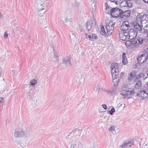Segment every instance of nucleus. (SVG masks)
Instances as JSON below:
<instances>
[{
	"mask_svg": "<svg viewBox=\"0 0 148 148\" xmlns=\"http://www.w3.org/2000/svg\"><path fill=\"white\" fill-rule=\"evenodd\" d=\"M86 37L87 39L88 38L92 41H94L97 39V37L95 34H89V35H87L85 34Z\"/></svg>",
	"mask_w": 148,
	"mask_h": 148,
	"instance_id": "obj_14",
	"label": "nucleus"
},
{
	"mask_svg": "<svg viewBox=\"0 0 148 148\" xmlns=\"http://www.w3.org/2000/svg\"><path fill=\"white\" fill-rule=\"evenodd\" d=\"M143 76H144V75L143 73H140L138 75V77H137V78L139 79L141 78L142 77H143Z\"/></svg>",
	"mask_w": 148,
	"mask_h": 148,
	"instance_id": "obj_40",
	"label": "nucleus"
},
{
	"mask_svg": "<svg viewBox=\"0 0 148 148\" xmlns=\"http://www.w3.org/2000/svg\"><path fill=\"white\" fill-rule=\"evenodd\" d=\"M120 29L121 32H125L126 34L128 33L129 35H131L133 37L137 35V31L133 29H131L128 21H125L123 22L120 27Z\"/></svg>",
	"mask_w": 148,
	"mask_h": 148,
	"instance_id": "obj_2",
	"label": "nucleus"
},
{
	"mask_svg": "<svg viewBox=\"0 0 148 148\" xmlns=\"http://www.w3.org/2000/svg\"><path fill=\"white\" fill-rule=\"evenodd\" d=\"M130 13L131 11L130 10L125 11L124 12H123L122 11L121 18H125V17L127 18L129 17L130 15Z\"/></svg>",
	"mask_w": 148,
	"mask_h": 148,
	"instance_id": "obj_16",
	"label": "nucleus"
},
{
	"mask_svg": "<svg viewBox=\"0 0 148 148\" xmlns=\"http://www.w3.org/2000/svg\"><path fill=\"white\" fill-rule=\"evenodd\" d=\"M84 75H81L76 78V80L78 82L82 83L84 81Z\"/></svg>",
	"mask_w": 148,
	"mask_h": 148,
	"instance_id": "obj_21",
	"label": "nucleus"
},
{
	"mask_svg": "<svg viewBox=\"0 0 148 148\" xmlns=\"http://www.w3.org/2000/svg\"><path fill=\"white\" fill-rule=\"evenodd\" d=\"M109 130L112 133L114 132L115 131V127L114 126H111L109 128Z\"/></svg>",
	"mask_w": 148,
	"mask_h": 148,
	"instance_id": "obj_35",
	"label": "nucleus"
},
{
	"mask_svg": "<svg viewBox=\"0 0 148 148\" xmlns=\"http://www.w3.org/2000/svg\"><path fill=\"white\" fill-rule=\"evenodd\" d=\"M124 73H123V72H122L121 73V74L120 75V76H121V77H122V76H123L124 75Z\"/></svg>",
	"mask_w": 148,
	"mask_h": 148,
	"instance_id": "obj_52",
	"label": "nucleus"
},
{
	"mask_svg": "<svg viewBox=\"0 0 148 148\" xmlns=\"http://www.w3.org/2000/svg\"><path fill=\"white\" fill-rule=\"evenodd\" d=\"M148 42V39L141 37L133 39L132 41L126 40L125 44L127 47L132 48L134 47L136 48H141Z\"/></svg>",
	"mask_w": 148,
	"mask_h": 148,
	"instance_id": "obj_1",
	"label": "nucleus"
},
{
	"mask_svg": "<svg viewBox=\"0 0 148 148\" xmlns=\"http://www.w3.org/2000/svg\"><path fill=\"white\" fill-rule=\"evenodd\" d=\"M37 83L36 81L34 79H32L30 80L29 82L30 84L32 86L35 85Z\"/></svg>",
	"mask_w": 148,
	"mask_h": 148,
	"instance_id": "obj_32",
	"label": "nucleus"
},
{
	"mask_svg": "<svg viewBox=\"0 0 148 148\" xmlns=\"http://www.w3.org/2000/svg\"><path fill=\"white\" fill-rule=\"evenodd\" d=\"M80 3L79 2L75 1L73 2L72 4L73 6L74 7H76L79 6Z\"/></svg>",
	"mask_w": 148,
	"mask_h": 148,
	"instance_id": "obj_29",
	"label": "nucleus"
},
{
	"mask_svg": "<svg viewBox=\"0 0 148 148\" xmlns=\"http://www.w3.org/2000/svg\"><path fill=\"white\" fill-rule=\"evenodd\" d=\"M122 63L123 64L125 65L127 63V59L125 56V54L123 53L122 55Z\"/></svg>",
	"mask_w": 148,
	"mask_h": 148,
	"instance_id": "obj_22",
	"label": "nucleus"
},
{
	"mask_svg": "<svg viewBox=\"0 0 148 148\" xmlns=\"http://www.w3.org/2000/svg\"><path fill=\"white\" fill-rule=\"evenodd\" d=\"M102 106L103 108L105 110H106L107 108V106L105 104H103L102 105Z\"/></svg>",
	"mask_w": 148,
	"mask_h": 148,
	"instance_id": "obj_46",
	"label": "nucleus"
},
{
	"mask_svg": "<svg viewBox=\"0 0 148 148\" xmlns=\"http://www.w3.org/2000/svg\"><path fill=\"white\" fill-rule=\"evenodd\" d=\"M109 0H106V1H109Z\"/></svg>",
	"mask_w": 148,
	"mask_h": 148,
	"instance_id": "obj_59",
	"label": "nucleus"
},
{
	"mask_svg": "<svg viewBox=\"0 0 148 148\" xmlns=\"http://www.w3.org/2000/svg\"><path fill=\"white\" fill-rule=\"evenodd\" d=\"M85 106V103L84 102H82L78 104L77 106V108H79L84 107Z\"/></svg>",
	"mask_w": 148,
	"mask_h": 148,
	"instance_id": "obj_27",
	"label": "nucleus"
},
{
	"mask_svg": "<svg viewBox=\"0 0 148 148\" xmlns=\"http://www.w3.org/2000/svg\"><path fill=\"white\" fill-rule=\"evenodd\" d=\"M70 38L73 40H74L75 39V36L73 34H72L70 36Z\"/></svg>",
	"mask_w": 148,
	"mask_h": 148,
	"instance_id": "obj_38",
	"label": "nucleus"
},
{
	"mask_svg": "<svg viewBox=\"0 0 148 148\" xmlns=\"http://www.w3.org/2000/svg\"><path fill=\"white\" fill-rule=\"evenodd\" d=\"M92 8L93 10H95L96 9L97 5L96 4L94 3L92 4Z\"/></svg>",
	"mask_w": 148,
	"mask_h": 148,
	"instance_id": "obj_45",
	"label": "nucleus"
},
{
	"mask_svg": "<svg viewBox=\"0 0 148 148\" xmlns=\"http://www.w3.org/2000/svg\"><path fill=\"white\" fill-rule=\"evenodd\" d=\"M25 136V134L22 129H17L15 130L14 134V138L15 142L18 144H20L21 142L19 140L20 138Z\"/></svg>",
	"mask_w": 148,
	"mask_h": 148,
	"instance_id": "obj_4",
	"label": "nucleus"
},
{
	"mask_svg": "<svg viewBox=\"0 0 148 148\" xmlns=\"http://www.w3.org/2000/svg\"><path fill=\"white\" fill-rule=\"evenodd\" d=\"M105 5L106 7V9L105 10V12L106 13H108L110 11V7L108 5L107 3H106L105 4Z\"/></svg>",
	"mask_w": 148,
	"mask_h": 148,
	"instance_id": "obj_25",
	"label": "nucleus"
},
{
	"mask_svg": "<svg viewBox=\"0 0 148 148\" xmlns=\"http://www.w3.org/2000/svg\"><path fill=\"white\" fill-rule=\"evenodd\" d=\"M141 19L148 21V15L147 14L144 15L143 16Z\"/></svg>",
	"mask_w": 148,
	"mask_h": 148,
	"instance_id": "obj_30",
	"label": "nucleus"
},
{
	"mask_svg": "<svg viewBox=\"0 0 148 148\" xmlns=\"http://www.w3.org/2000/svg\"><path fill=\"white\" fill-rule=\"evenodd\" d=\"M100 90H101V91L102 90L103 91H104L105 92H106V90L105 89L101 87H99V86H98L97 87H96V91H97V92H99Z\"/></svg>",
	"mask_w": 148,
	"mask_h": 148,
	"instance_id": "obj_31",
	"label": "nucleus"
},
{
	"mask_svg": "<svg viewBox=\"0 0 148 148\" xmlns=\"http://www.w3.org/2000/svg\"><path fill=\"white\" fill-rule=\"evenodd\" d=\"M147 37H148V34L147 35Z\"/></svg>",
	"mask_w": 148,
	"mask_h": 148,
	"instance_id": "obj_56",
	"label": "nucleus"
},
{
	"mask_svg": "<svg viewBox=\"0 0 148 148\" xmlns=\"http://www.w3.org/2000/svg\"><path fill=\"white\" fill-rule=\"evenodd\" d=\"M145 23H148V21H147L142 20L141 22V25L144 24Z\"/></svg>",
	"mask_w": 148,
	"mask_h": 148,
	"instance_id": "obj_43",
	"label": "nucleus"
},
{
	"mask_svg": "<svg viewBox=\"0 0 148 148\" xmlns=\"http://www.w3.org/2000/svg\"><path fill=\"white\" fill-rule=\"evenodd\" d=\"M137 96L138 99H144L148 97V82L145 86L137 93Z\"/></svg>",
	"mask_w": 148,
	"mask_h": 148,
	"instance_id": "obj_5",
	"label": "nucleus"
},
{
	"mask_svg": "<svg viewBox=\"0 0 148 148\" xmlns=\"http://www.w3.org/2000/svg\"><path fill=\"white\" fill-rule=\"evenodd\" d=\"M80 141L79 139L74 138L72 140L71 143L68 147L69 148H78Z\"/></svg>",
	"mask_w": 148,
	"mask_h": 148,
	"instance_id": "obj_12",
	"label": "nucleus"
},
{
	"mask_svg": "<svg viewBox=\"0 0 148 148\" xmlns=\"http://www.w3.org/2000/svg\"><path fill=\"white\" fill-rule=\"evenodd\" d=\"M27 130H29V128H27Z\"/></svg>",
	"mask_w": 148,
	"mask_h": 148,
	"instance_id": "obj_55",
	"label": "nucleus"
},
{
	"mask_svg": "<svg viewBox=\"0 0 148 148\" xmlns=\"http://www.w3.org/2000/svg\"><path fill=\"white\" fill-rule=\"evenodd\" d=\"M147 145V143H146L145 142L143 145V146H144V147H145V146H146Z\"/></svg>",
	"mask_w": 148,
	"mask_h": 148,
	"instance_id": "obj_50",
	"label": "nucleus"
},
{
	"mask_svg": "<svg viewBox=\"0 0 148 148\" xmlns=\"http://www.w3.org/2000/svg\"><path fill=\"white\" fill-rule=\"evenodd\" d=\"M145 54V55L148 57V47L145 49L144 51L143 52Z\"/></svg>",
	"mask_w": 148,
	"mask_h": 148,
	"instance_id": "obj_42",
	"label": "nucleus"
},
{
	"mask_svg": "<svg viewBox=\"0 0 148 148\" xmlns=\"http://www.w3.org/2000/svg\"><path fill=\"white\" fill-rule=\"evenodd\" d=\"M115 111V110L113 108H112L111 110H110L109 111V113L111 115H112L114 113Z\"/></svg>",
	"mask_w": 148,
	"mask_h": 148,
	"instance_id": "obj_37",
	"label": "nucleus"
},
{
	"mask_svg": "<svg viewBox=\"0 0 148 148\" xmlns=\"http://www.w3.org/2000/svg\"><path fill=\"white\" fill-rule=\"evenodd\" d=\"M14 70H12V71L13 72H14Z\"/></svg>",
	"mask_w": 148,
	"mask_h": 148,
	"instance_id": "obj_57",
	"label": "nucleus"
},
{
	"mask_svg": "<svg viewBox=\"0 0 148 148\" xmlns=\"http://www.w3.org/2000/svg\"><path fill=\"white\" fill-rule=\"evenodd\" d=\"M92 23L90 21L87 22L86 28L88 31H89L92 28Z\"/></svg>",
	"mask_w": 148,
	"mask_h": 148,
	"instance_id": "obj_23",
	"label": "nucleus"
},
{
	"mask_svg": "<svg viewBox=\"0 0 148 148\" xmlns=\"http://www.w3.org/2000/svg\"><path fill=\"white\" fill-rule=\"evenodd\" d=\"M142 82L140 80L138 81L135 84L134 88L137 89H139L141 88Z\"/></svg>",
	"mask_w": 148,
	"mask_h": 148,
	"instance_id": "obj_18",
	"label": "nucleus"
},
{
	"mask_svg": "<svg viewBox=\"0 0 148 148\" xmlns=\"http://www.w3.org/2000/svg\"><path fill=\"white\" fill-rule=\"evenodd\" d=\"M118 136H119V134H118Z\"/></svg>",
	"mask_w": 148,
	"mask_h": 148,
	"instance_id": "obj_60",
	"label": "nucleus"
},
{
	"mask_svg": "<svg viewBox=\"0 0 148 148\" xmlns=\"http://www.w3.org/2000/svg\"><path fill=\"white\" fill-rule=\"evenodd\" d=\"M135 76L134 74H133V72H131L128 75V80L129 81H130L132 80V78Z\"/></svg>",
	"mask_w": 148,
	"mask_h": 148,
	"instance_id": "obj_24",
	"label": "nucleus"
},
{
	"mask_svg": "<svg viewBox=\"0 0 148 148\" xmlns=\"http://www.w3.org/2000/svg\"><path fill=\"white\" fill-rule=\"evenodd\" d=\"M86 133V131L85 130H81L80 134V136L81 137L84 136Z\"/></svg>",
	"mask_w": 148,
	"mask_h": 148,
	"instance_id": "obj_33",
	"label": "nucleus"
},
{
	"mask_svg": "<svg viewBox=\"0 0 148 148\" xmlns=\"http://www.w3.org/2000/svg\"><path fill=\"white\" fill-rule=\"evenodd\" d=\"M109 1L112 2H115V3L116 4V0H109Z\"/></svg>",
	"mask_w": 148,
	"mask_h": 148,
	"instance_id": "obj_48",
	"label": "nucleus"
},
{
	"mask_svg": "<svg viewBox=\"0 0 148 148\" xmlns=\"http://www.w3.org/2000/svg\"><path fill=\"white\" fill-rule=\"evenodd\" d=\"M134 92L132 88H129L123 90L121 91L120 94L124 96L123 98H129L130 95H133Z\"/></svg>",
	"mask_w": 148,
	"mask_h": 148,
	"instance_id": "obj_7",
	"label": "nucleus"
},
{
	"mask_svg": "<svg viewBox=\"0 0 148 148\" xmlns=\"http://www.w3.org/2000/svg\"><path fill=\"white\" fill-rule=\"evenodd\" d=\"M146 73L147 74V76H148V72H147V70L146 71Z\"/></svg>",
	"mask_w": 148,
	"mask_h": 148,
	"instance_id": "obj_54",
	"label": "nucleus"
},
{
	"mask_svg": "<svg viewBox=\"0 0 148 148\" xmlns=\"http://www.w3.org/2000/svg\"><path fill=\"white\" fill-rule=\"evenodd\" d=\"M4 38H6L8 37V34L7 33V32H5L3 35Z\"/></svg>",
	"mask_w": 148,
	"mask_h": 148,
	"instance_id": "obj_44",
	"label": "nucleus"
},
{
	"mask_svg": "<svg viewBox=\"0 0 148 148\" xmlns=\"http://www.w3.org/2000/svg\"><path fill=\"white\" fill-rule=\"evenodd\" d=\"M122 10L118 8H113L110 10V14L112 16L115 18L119 17L121 18Z\"/></svg>",
	"mask_w": 148,
	"mask_h": 148,
	"instance_id": "obj_6",
	"label": "nucleus"
},
{
	"mask_svg": "<svg viewBox=\"0 0 148 148\" xmlns=\"http://www.w3.org/2000/svg\"><path fill=\"white\" fill-rule=\"evenodd\" d=\"M124 2H125V3H126L127 6L130 7H131V6H132V3H130V2L126 1H125Z\"/></svg>",
	"mask_w": 148,
	"mask_h": 148,
	"instance_id": "obj_41",
	"label": "nucleus"
},
{
	"mask_svg": "<svg viewBox=\"0 0 148 148\" xmlns=\"http://www.w3.org/2000/svg\"><path fill=\"white\" fill-rule=\"evenodd\" d=\"M3 97H0V103H1L3 101Z\"/></svg>",
	"mask_w": 148,
	"mask_h": 148,
	"instance_id": "obj_49",
	"label": "nucleus"
},
{
	"mask_svg": "<svg viewBox=\"0 0 148 148\" xmlns=\"http://www.w3.org/2000/svg\"><path fill=\"white\" fill-rule=\"evenodd\" d=\"M143 1L145 3H148V0H143Z\"/></svg>",
	"mask_w": 148,
	"mask_h": 148,
	"instance_id": "obj_51",
	"label": "nucleus"
},
{
	"mask_svg": "<svg viewBox=\"0 0 148 148\" xmlns=\"http://www.w3.org/2000/svg\"><path fill=\"white\" fill-rule=\"evenodd\" d=\"M101 31H100V33L101 35H102L105 36L106 34V32L105 31V29L103 26H101Z\"/></svg>",
	"mask_w": 148,
	"mask_h": 148,
	"instance_id": "obj_26",
	"label": "nucleus"
},
{
	"mask_svg": "<svg viewBox=\"0 0 148 148\" xmlns=\"http://www.w3.org/2000/svg\"><path fill=\"white\" fill-rule=\"evenodd\" d=\"M134 27L135 30L138 31H140L142 30L141 25H140L138 23H136L135 24H134Z\"/></svg>",
	"mask_w": 148,
	"mask_h": 148,
	"instance_id": "obj_19",
	"label": "nucleus"
},
{
	"mask_svg": "<svg viewBox=\"0 0 148 148\" xmlns=\"http://www.w3.org/2000/svg\"><path fill=\"white\" fill-rule=\"evenodd\" d=\"M105 24V27L107 33L109 35L111 34L114 29L115 23L107 21V22H106Z\"/></svg>",
	"mask_w": 148,
	"mask_h": 148,
	"instance_id": "obj_8",
	"label": "nucleus"
},
{
	"mask_svg": "<svg viewBox=\"0 0 148 148\" xmlns=\"http://www.w3.org/2000/svg\"><path fill=\"white\" fill-rule=\"evenodd\" d=\"M3 53V54H2V56H5V53H4V51H2V53Z\"/></svg>",
	"mask_w": 148,
	"mask_h": 148,
	"instance_id": "obj_53",
	"label": "nucleus"
},
{
	"mask_svg": "<svg viewBox=\"0 0 148 148\" xmlns=\"http://www.w3.org/2000/svg\"><path fill=\"white\" fill-rule=\"evenodd\" d=\"M148 58V56L145 55V54L143 52L142 53H140L138 55V58H137L138 64H142L144 62L146 61Z\"/></svg>",
	"mask_w": 148,
	"mask_h": 148,
	"instance_id": "obj_11",
	"label": "nucleus"
},
{
	"mask_svg": "<svg viewBox=\"0 0 148 148\" xmlns=\"http://www.w3.org/2000/svg\"><path fill=\"white\" fill-rule=\"evenodd\" d=\"M119 64L117 63H113L111 64L110 66L113 82L115 83L117 81V78L119 75Z\"/></svg>",
	"mask_w": 148,
	"mask_h": 148,
	"instance_id": "obj_3",
	"label": "nucleus"
},
{
	"mask_svg": "<svg viewBox=\"0 0 148 148\" xmlns=\"http://www.w3.org/2000/svg\"><path fill=\"white\" fill-rule=\"evenodd\" d=\"M132 145V142L128 140L124 141L123 144L120 146V148H125V147H131Z\"/></svg>",
	"mask_w": 148,
	"mask_h": 148,
	"instance_id": "obj_15",
	"label": "nucleus"
},
{
	"mask_svg": "<svg viewBox=\"0 0 148 148\" xmlns=\"http://www.w3.org/2000/svg\"><path fill=\"white\" fill-rule=\"evenodd\" d=\"M37 101V99L36 98H33L31 101V103L32 106H35L36 103Z\"/></svg>",
	"mask_w": 148,
	"mask_h": 148,
	"instance_id": "obj_28",
	"label": "nucleus"
},
{
	"mask_svg": "<svg viewBox=\"0 0 148 148\" xmlns=\"http://www.w3.org/2000/svg\"><path fill=\"white\" fill-rule=\"evenodd\" d=\"M131 36V35H129L128 33L127 34L125 33V32H120L119 34V36L120 39L123 41H125L127 38H130V37Z\"/></svg>",
	"mask_w": 148,
	"mask_h": 148,
	"instance_id": "obj_13",
	"label": "nucleus"
},
{
	"mask_svg": "<svg viewBox=\"0 0 148 148\" xmlns=\"http://www.w3.org/2000/svg\"><path fill=\"white\" fill-rule=\"evenodd\" d=\"M147 72H148V69H147Z\"/></svg>",
	"mask_w": 148,
	"mask_h": 148,
	"instance_id": "obj_58",
	"label": "nucleus"
},
{
	"mask_svg": "<svg viewBox=\"0 0 148 148\" xmlns=\"http://www.w3.org/2000/svg\"><path fill=\"white\" fill-rule=\"evenodd\" d=\"M63 63L64 65L66 66L71 64V60L69 56H68L64 59Z\"/></svg>",
	"mask_w": 148,
	"mask_h": 148,
	"instance_id": "obj_17",
	"label": "nucleus"
},
{
	"mask_svg": "<svg viewBox=\"0 0 148 148\" xmlns=\"http://www.w3.org/2000/svg\"><path fill=\"white\" fill-rule=\"evenodd\" d=\"M116 90L115 87L113 88L110 90H106V92L110 95L115 94Z\"/></svg>",
	"mask_w": 148,
	"mask_h": 148,
	"instance_id": "obj_20",
	"label": "nucleus"
},
{
	"mask_svg": "<svg viewBox=\"0 0 148 148\" xmlns=\"http://www.w3.org/2000/svg\"><path fill=\"white\" fill-rule=\"evenodd\" d=\"M58 55L57 53H54V58H55L56 61L58 62L59 61V59L58 58Z\"/></svg>",
	"mask_w": 148,
	"mask_h": 148,
	"instance_id": "obj_34",
	"label": "nucleus"
},
{
	"mask_svg": "<svg viewBox=\"0 0 148 148\" xmlns=\"http://www.w3.org/2000/svg\"><path fill=\"white\" fill-rule=\"evenodd\" d=\"M71 15L68 14H65L62 17L61 19L64 23L67 26H71L72 23V20L70 17Z\"/></svg>",
	"mask_w": 148,
	"mask_h": 148,
	"instance_id": "obj_9",
	"label": "nucleus"
},
{
	"mask_svg": "<svg viewBox=\"0 0 148 148\" xmlns=\"http://www.w3.org/2000/svg\"><path fill=\"white\" fill-rule=\"evenodd\" d=\"M96 144L95 142L91 143L89 148H95Z\"/></svg>",
	"mask_w": 148,
	"mask_h": 148,
	"instance_id": "obj_36",
	"label": "nucleus"
},
{
	"mask_svg": "<svg viewBox=\"0 0 148 148\" xmlns=\"http://www.w3.org/2000/svg\"><path fill=\"white\" fill-rule=\"evenodd\" d=\"M46 5L45 1H40L37 3H36L35 4L36 9L38 12L44 10Z\"/></svg>",
	"mask_w": 148,
	"mask_h": 148,
	"instance_id": "obj_10",
	"label": "nucleus"
},
{
	"mask_svg": "<svg viewBox=\"0 0 148 148\" xmlns=\"http://www.w3.org/2000/svg\"><path fill=\"white\" fill-rule=\"evenodd\" d=\"M147 24H148V23H145L144 24L141 25V27L142 28V27H143V28H144V27H146V25Z\"/></svg>",
	"mask_w": 148,
	"mask_h": 148,
	"instance_id": "obj_47",
	"label": "nucleus"
},
{
	"mask_svg": "<svg viewBox=\"0 0 148 148\" xmlns=\"http://www.w3.org/2000/svg\"><path fill=\"white\" fill-rule=\"evenodd\" d=\"M146 26V27H144V28H143V29L145 32L148 33V24H147Z\"/></svg>",
	"mask_w": 148,
	"mask_h": 148,
	"instance_id": "obj_39",
	"label": "nucleus"
}]
</instances>
